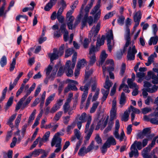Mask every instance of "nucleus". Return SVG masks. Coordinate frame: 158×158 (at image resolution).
I'll list each match as a JSON object with an SVG mask.
<instances>
[{
	"label": "nucleus",
	"mask_w": 158,
	"mask_h": 158,
	"mask_svg": "<svg viewBox=\"0 0 158 158\" xmlns=\"http://www.w3.org/2000/svg\"><path fill=\"white\" fill-rule=\"evenodd\" d=\"M100 27V24L98 23L96 27L94 26L90 31L92 34H94V36H96L98 33L99 31Z\"/></svg>",
	"instance_id": "2eb2a0df"
},
{
	"label": "nucleus",
	"mask_w": 158,
	"mask_h": 158,
	"mask_svg": "<svg viewBox=\"0 0 158 158\" xmlns=\"http://www.w3.org/2000/svg\"><path fill=\"white\" fill-rule=\"evenodd\" d=\"M13 97L12 96L9 98L6 105V108L10 107L13 103Z\"/></svg>",
	"instance_id": "3c124183"
},
{
	"label": "nucleus",
	"mask_w": 158,
	"mask_h": 158,
	"mask_svg": "<svg viewBox=\"0 0 158 158\" xmlns=\"http://www.w3.org/2000/svg\"><path fill=\"white\" fill-rule=\"evenodd\" d=\"M107 56V54L106 53L105 51H102L100 56V61L99 62V66L102 65Z\"/></svg>",
	"instance_id": "a211bd4d"
},
{
	"label": "nucleus",
	"mask_w": 158,
	"mask_h": 158,
	"mask_svg": "<svg viewBox=\"0 0 158 158\" xmlns=\"http://www.w3.org/2000/svg\"><path fill=\"white\" fill-rule=\"evenodd\" d=\"M16 64V59L13 58L12 62L10 64V71L11 72L14 69Z\"/></svg>",
	"instance_id": "4d7b16f0"
},
{
	"label": "nucleus",
	"mask_w": 158,
	"mask_h": 158,
	"mask_svg": "<svg viewBox=\"0 0 158 158\" xmlns=\"http://www.w3.org/2000/svg\"><path fill=\"white\" fill-rule=\"evenodd\" d=\"M131 109L126 110L124 113L122 118V120L126 122L129 119L130 113L131 112Z\"/></svg>",
	"instance_id": "5701e85b"
},
{
	"label": "nucleus",
	"mask_w": 158,
	"mask_h": 158,
	"mask_svg": "<svg viewBox=\"0 0 158 158\" xmlns=\"http://www.w3.org/2000/svg\"><path fill=\"white\" fill-rule=\"evenodd\" d=\"M137 52V50L136 49L135 46L132 45V46H130L129 47L127 57L129 60H134L135 55Z\"/></svg>",
	"instance_id": "423d86ee"
},
{
	"label": "nucleus",
	"mask_w": 158,
	"mask_h": 158,
	"mask_svg": "<svg viewBox=\"0 0 158 158\" xmlns=\"http://www.w3.org/2000/svg\"><path fill=\"white\" fill-rule=\"evenodd\" d=\"M43 152L44 150L41 149H35L31 153V156L33 155L34 157H37L40 154L43 153Z\"/></svg>",
	"instance_id": "c85d7f7f"
},
{
	"label": "nucleus",
	"mask_w": 158,
	"mask_h": 158,
	"mask_svg": "<svg viewBox=\"0 0 158 158\" xmlns=\"http://www.w3.org/2000/svg\"><path fill=\"white\" fill-rule=\"evenodd\" d=\"M86 115L85 113H83L81 116L79 117V115H78L76 118L75 121L76 122L78 128L79 130L81 128L82 123L85 122Z\"/></svg>",
	"instance_id": "1a4fd4ad"
},
{
	"label": "nucleus",
	"mask_w": 158,
	"mask_h": 158,
	"mask_svg": "<svg viewBox=\"0 0 158 158\" xmlns=\"http://www.w3.org/2000/svg\"><path fill=\"white\" fill-rule=\"evenodd\" d=\"M88 93L87 92L83 93L82 95V97L81 98V106L83 105L84 102L86 100V99L87 97Z\"/></svg>",
	"instance_id": "e2e57ef3"
},
{
	"label": "nucleus",
	"mask_w": 158,
	"mask_h": 158,
	"mask_svg": "<svg viewBox=\"0 0 158 158\" xmlns=\"http://www.w3.org/2000/svg\"><path fill=\"white\" fill-rule=\"evenodd\" d=\"M105 38V36L104 35H102L101 39H98L97 40L96 46L97 47H100L101 45H103L104 43Z\"/></svg>",
	"instance_id": "7c9ffc66"
},
{
	"label": "nucleus",
	"mask_w": 158,
	"mask_h": 158,
	"mask_svg": "<svg viewBox=\"0 0 158 158\" xmlns=\"http://www.w3.org/2000/svg\"><path fill=\"white\" fill-rule=\"evenodd\" d=\"M143 148L141 142L137 141L136 140L135 141L131 147L130 150L131 151L129 153V157L131 158L133 155L135 157H137L139 155L137 149L139 150H140Z\"/></svg>",
	"instance_id": "f03ea898"
},
{
	"label": "nucleus",
	"mask_w": 158,
	"mask_h": 158,
	"mask_svg": "<svg viewBox=\"0 0 158 158\" xmlns=\"http://www.w3.org/2000/svg\"><path fill=\"white\" fill-rule=\"evenodd\" d=\"M150 133L151 131L149 128H145L143 130L142 133L139 135V138L140 139H142L145 136L147 137L149 139L150 137L152 138L154 136V135H151Z\"/></svg>",
	"instance_id": "ddd939ff"
},
{
	"label": "nucleus",
	"mask_w": 158,
	"mask_h": 158,
	"mask_svg": "<svg viewBox=\"0 0 158 158\" xmlns=\"http://www.w3.org/2000/svg\"><path fill=\"white\" fill-rule=\"evenodd\" d=\"M126 102V97L125 94L123 92L121 93L120 99L119 101L120 107L122 108V106L124 105Z\"/></svg>",
	"instance_id": "a878e982"
},
{
	"label": "nucleus",
	"mask_w": 158,
	"mask_h": 158,
	"mask_svg": "<svg viewBox=\"0 0 158 158\" xmlns=\"http://www.w3.org/2000/svg\"><path fill=\"white\" fill-rule=\"evenodd\" d=\"M107 40V45L108 48L110 52H111L112 51V46L111 45V40H113V35L112 30L110 31L109 33L107 34L106 36Z\"/></svg>",
	"instance_id": "9b49d317"
},
{
	"label": "nucleus",
	"mask_w": 158,
	"mask_h": 158,
	"mask_svg": "<svg viewBox=\"0 0 158 158\" xmlns=\"http://www.w3.org/2000/svg\"><path fill=\"white\" fill-rule=\"evenodd\" d=\"M74 135L76 137L77 139L78 140H80L81 136V134L80 131L77 129H75L74 130Z\"/></svg>",
	"instance_id": "09e8293b"
},
{
	"label": "nucleus",
	"mask_w": 158,
	"mask_h": 158,
	"mask_svg": "<svg viewBox=\"0 0 158 158\" xmlns=\"http://www.w3.org/2000/svg\"><path fill=\"white\" fill-rule=\"evenodd\" d=\"M145 79L147 80L152 79V83L155 85L158 84V77L151 71L148 72V75Z\"/></svg>",
	"instance_id": "9d476101"
},
{
	"label": "nucleus",
	"mask_w": 158,
	"mask_h": 158,
	"mask_svg": "<svg viewBox=\"0 0 158 158\" xmlns=\"http://www.w3.org/2000/svg\"><path fill=\"white\" fill-rule=\"evenodd\" d=\"M96 51V48L94 46L91 47L89 49V57L90 59L89 64L91 65L93 64L96 60L95 53Z\"/></svg>",
	"instance_id": "0eeeda50"
},
{
	"label": "nucleus",
	"mask_w": 158,
	"mask_h": 158,
	"mask_svg": "<svg viewBox=\"0 0 158 158\" xmlns=\"http://www.w3.org/2000/svg\"><path fill=\"white\" fill-rule=\"evenodd\" d=\"M86 64L85 60L84 59H82L78 61L76 67H80L81 68L85 66Z\"/></svg>",
	"instance_id": "473e14b6"
},
{
	"label": "nucleus",
	"mask_w": 158,
	"mask_h": 158,
	"mask_svg": "<svg viewBox=\"0 0 158 158\" xmlns=\"http://www.w3.org/2000/svg\"><path fill=\"white\" fill-rule=\"evenodd\" d=\"M0 64L1 67H2L6 65L7 64V58L5 56H3L1 58L0 60Z\"/></svg>",
	"instance_id": "72a5a7b5"
},
{
	"label": "nucleus",
	"mask_w": 158,
	"mask_h": 158,
	"mask_svg": "<svg viewBox=\"0 0 158 158\" xmlns=\"http://www.w3.org/2000/svg\"><path fill=\"white\" fill-rule=\"evenodd\" d=\"M116 112L117 111L116 109H111L110 110V119L111 120H113L116 118Z\"/></svg>",
	"instance_id": "37998d69"
},
{
	"label": "nucleus",
	"mask_w": 158,
	"mask_h": 158,
	"mask_svg": "<svg viewBox=\"0 0 158 158\" xmlns=\"http://www.w3.org/2000/svg\"><path fill=\"white\" fill-rule=\"evenodd\" d=\"M32 97L31 96L29 97L26 101L24 102H23L22 106L23 108H26L27 107V105L30 103L31 99H32Z\"/></svg>",
	"instance_id": "c03bdc74"
},
{
	"label": "nucleus",
	"mask_w": 158,
	"mask_h": 158,
	"mask_svg": "<svg viewBox=\"0 0 158 158\" xmlns=\"http://www.w3.org/2000/svg\"><path fill=\"white\" fill-rule=\"evenodd\" d=\"M63 99H59L58 100L56 103L55 104V106L56 109H58L60 108V106L63 104Z\"/></svg>",
	"instance_id": "5fc2aeb1"
},
{
	"label": "nucleus",
	"mask_w": 158,
	"mask_h": 158,
	"mask_svg": "<svg viewBox=\"0 0 158 158\" xmlns=\"http://www.w3.org/2000/svg\"><path fill=\"white\" fill-rule=\"evenodd\" d=\"M144 86L146 88V91H143L142 93L143 97L144 98H146L148 95L147 92L150 93H153L156 91L157 90V86L154 85L153 86L149 82L147 81L144 82Z\"/></svg>",
	"instance_id": "20e7f679"
},
{
	"label": "nucleus",
	"mask_w": 158,
	"mask_h": 158,
	"mask_svg": "<svg viewBox=\"0 0 158 158\" xmlns=\"http://www.w3.org/2000/svg\"><path fill=\"white\" fill-rule=\"evenodd\" d=\"M100 1L98 2V3L94 7V9L92 10V11L90 12V14L94 15L96 12L98 10L100 7Z\"/></svg>",
	"instance_id": "79ce46f5"
},
{
	"label": "nucleus",
	"mask_w": 158,
	"mask_h": 158,
	"mask_svg": "<svg viewBox=\"0 0 158 158\" xmlns=\"http://www.w3.org/2000/svg\"><path fill=\"white\" fill-rule=\"evenodd\" d=\"M112 83L109 81V77L107 76L106 78V81L104 85V87L106 89H109L112 86Z\"/></svg>",
	"instance_id": "393cba45"
},
{
	"label": "nucleus",
	"mask_w": 158,
	"mask_h": 158,
	"mask_svg": "<svg viewBox=\"0 0 158 158\" xmlns=\"http://www.w3.org/2000/svg\"><path fill=\"white\" fill-rule=\"evenodd\" d=\"M88 152L85 147H82L79 150L78 155L81 156H84Z\"/></svg>",
	"instance_id": "cd10ccee"
},
{
	"label": "nucleus",
	"mask_w": 158,
	"mask_h": 158,
	"mask_svg": "<svg viewBox=\"0 0 158 158\" xmlns=\"http://www.w3.org/2000/svg\"><path fill=\"white\" fill-rule=\"evenodd\" d=\"M107 65H110V67L107 68V70L110 71L114 70V62L113 60L112 59L107 60L105 63V65H104L102 67L103 75L104 77H105L106 76L105 72L107 70V68L105 66Z\"/></svg>",
	"instance_id": "6e6552de"
},
{
	"label": "nucleus",
	"mask_w": 158,
	"mask_h": 158,
	"mask_svg": "<svg viewBox=\"0 0 158 158\" xmlns=\"http://www.w3.org/2000/svg\"><path fill=\"white\" fill-rule=\"evenodd\" d=\"M108 147H110L111 145H115L116 144V142L114 137L111 135L107 139L105 143Z\"/></svg>",
	"instance_id": "4468645a"
},
{
	"label": "nucleus",
	"mask_w": 158,
	"mask_h": 158,
	"mask_svg": "<svg viewBox=\"0 0 158 158\" xmlns=\"http://www.w3.org/2000/svg\"><path fill=\"white\" fill-rule=\"evenodd\" d=\"M151 37L148 41V43L149 45H151L152 44L153 45H155L157 44L158 41V37L157 35Z\"/></svg>",
	"instance_id": "aec40b11"
},
{
	"label": "nucleus",
	"mask_w": 158,
	"mask_h": 158,
	"mask_svg": "<svg viewBox=\"0 0 158 158\" xmlns=\"http://www.w3.org/2000/svg\"><path fill=\"white\" fill-rule=\"evenodd\" d=\"M27 128V126L24 125L22 127V129L21 131V135H22V137H19L18 138V141H19V142H20L22 139L23 138L25 132L26 131V129Z\"/></svg>",
	"instance_id": "49530a36"
},
{
	"label": "nucleus",
	"mask_w": 158,
	"mask_h": 158,
	"mask_svg": "<svg viewBox=\"0 0 158 158\" xmlns=\"http://www.w3.org/2000/svg\"><path fill=\"white\" fill-rule=\"evenodd\" d=\"M74 51L73 48H69L65 51V57L67 58L70 56L73 52Z\"/></svg>",
	"instance_id": "58836bf2"
},
{
	"label": "nucleus",
	"mask_w": 158,
	"mask_h": 158,
	"mask_svg": "<svg viewBox=\"0 0 158 158\" xmlns=\"http://www.w3.org/2000/svg\"><path fill=\"white\" fill-rule=\"evenodd\" d=\"M16 114H13L9 119L7 123V124L9 125L10 127H13L12 122L15 119L16 116Z\"/></svg>",
	"instance_id": "c756f323"
},
{
	"label": "nucleus",
	"mask_w": 158,
	"mask_h": 158,
	"mask_svg": "<svg viewBox=\"0 0 158 158\" xmlns=\"http://www.w3.org/2000/svg\"><path fill=\"white\" fill-rule=\"evenodd\" d=\"M89 86V84H86L84 86H81L80 88V89L81 91H83L84 93L87 92V93H88Z\"/></svg>",
	"instance_id": "de8ad7c7"
},
{
	"label": "nucleus",
	"mask_w": 158,
	"mask_h": 158,
	"mask_svg": "<svg viewBox=\"0 0 158 158\" xmlns=\"http://www.w3.org/2000/svg\"><path fill=\"white\" fill-rule=\"evenodd\" d=\"M125 37L126 40V45H127L128 44H131L130 34L125 33Z\"/></svg>",
	"instance_id": "13d9d810"
},
{
	"label": "nucleus",
	"mask_w": 158,
	"mask_h": 158,
	"mask_svg": "<svg viewBox=\"0 0 158 158\" xmlns=\"http://www.w3.org/2000/svg\"><path fill=\"white\" fill-rule=\"evenodd\" d=\"M7 91V87H6L3 90L2 92V95L0 98V102H2L5 98L6 94Z\"/></svg>",
	"instance_id": "603ef678"
},
{
	"label": "nucleus",
	"mask_w": 158,
	"mask_h": 158,
	"mask_svg": "<svg viewBox=\"0 0 158 158\" xmlns=\"http://www.w3.org/2000/svg\"><path fill=\"white\" fill-rule=\"evenodd\" d=\"M113 124L114 123L112 121H111L109 122L108 123V126L104 131V134H106L109 131H110L112 127Z\"/></svg>",
	"instance_id": "f704fd0d"
},
{
	"label": "nucleus",
	"mask_w": 158,
	"mask_h": 158,
	"mask_svg": "<svg viewBox=\"0 0 158 158\" xmlns=\"http://www.w3.org/2000/svg\"><path fill=\"white\" fill-rule=\"evenodd\" d=\"M58 68H59V65L58 64L56 65H55V67H54V68L53 69L52 73L51 74V76L52 77V76H53V77H55Z\"/></svg>",
	"instance_id": "338daca9"
},
{
	"label": "nucleus",
	"mask_w": 158,
	"mask_h": 158,
	"mask_svg": "<svg viewBox=\"0 0 158 158\" xmlns=\"http://www.w3.org/2000/svg\"><path fill=\"white\" fill-rule=\"evenodd\" d=\"M50 132L49 131L45 133L43 138H41L44 140V142H46L48 140V138L50 136Z\"/></svg>",
	"instance_id": "6e6d98bb"
},
{
	"label": "nucleus",
	"mask_w": 158,
	"mask_h": 158,
	"mask_svg": "<svg viewBox=\"0 0 158 158\" xmlns=\"http://www.w3.org/2000/svg\"><path fill=\"white\" fill-rule=\"evenodd\" d=\"M53 52L52 53L48 54V57L50 58V61L52 62L54 60H56L61 56L57 52V49L56 48H54L53 49Z\"/></svg>",
	"instance_id": "f8f14e48"
},
{
	"label": "nucleus",
	"mask_w": 158,
	"mask_h": 158,
	"mask_svg": "<svg viewBox=\"0 0 158 158\" xmlns=\"http://www.w3.org/2000/svg\"><path fill=\"white\" fill-rule=\"evenodd\" d=\"M93 131V125H92L90 127V129L88 131V133L87 134L85 138L87 141H88L89 139L92 134Z\"/></svg>",
	"instance_id": "e433bc0d"
},
{
	"label": "nucleus",
	"mask_w": 158,
	"mask_h": 158,
	"mask_svg": "<svg viewBox=\"0 0 158 158\" xmlns=\"http://www.w3.org/2000/svg\"><path fill=\"white\" fill-rule=\"evenodd\" d=\"M60 133L57 132L54 136L51 142V146L53 147L55 145L56 148L54 152H59L61 149V139L59 137Z\"/></svg>",
	"instance_id": "7ed1b4c3"
},
{
	"label": "nucleus",
	"mask_w": 158,
	"mask_h": 158,
	"mask_svg": "<svg viewBox=\"0 0 158 158\" xmlns=\"http://www.w3.org/2000/svg\"><path fill=\"white\" fill-rule=\"evenodd\" d=\"M68 20L67 26L69 29H73V23L74 20L75 18L74 16H70V17L66 18Z\"/></svg>",
	"instance_id": "6ab92c4d"
},
{
	"label": "nucleus",
	"mask_w": 158,
	"mask_h": 158,
	"mask_svg": "<svg viewBox=\"0 0 158 158\" xmlns=\"http://www.w3.org/2000/svg\"><path fill=\"white\" fill-rule=\"evenodd\" d=\"M157 57V54L154 52L153 54L151 55L148 58V61L152 63L153 61V60L154 57Z\"/></svg>",
	"instance_id": "052dcab7"
},
{
	"label": "nucleus",
	"mask_w": 158,
	"mask_h": 158,
	"mask_svg": "<svg viewBox=\"0 0 158 158\" xmlns=\"http://www.w3.org/2000/svg\"><path fill=\"white\" fill-rule=\"evenodd\" d=\"M101 92L103 94V96L102 98V102H104L107 98L108 95L110 92L109 89L105 90V89H101Z\"/></svg>",
	"instance_id": "412c9836"
},
{
	"label": "nucleus",
	"mask_w": 158,
	"mask_h": 158,
	"mask_svg": "<svg viewBox=\"0 0 158 158\" xmlns=\"http://www.w3.org/2000/svg\"><path fill=\"white\" fill-rule=\"evenodd\" d=\"M120 125L118 120L117 119L115 121V130L113 132V135L115 137L118 139L120 141H123L125 138V135L123 130L120 133L119 136L118 133V130L119 128Z\"/></svg>",
	"instance_id": "39448f33"
},
{
	"label": "nucleus",
	"mask_w": 158,
	"mask_h": 158,
	"mask_svg": "<svg viewBox=\"0 0 158 158\" xmlns=\"http://www.w3.org/2000/svg\"><path fill=\"white\" fill-rule=\"evenodd\" d=\"M55 96L56 94L55 93H54L50 95L47 98L45 103V105L46 107H47L49 104L51 102L54 100Z\"/></svg>",
	"instance_id": "4be33fe9"
},
{
	"label": "nucleus",
	"mask_w": 158,
	"mask_h": 158,
	"mask_svg": "<svg viewBox=\"0 0 158 158\" xmlns=\"http://www.w3.org/2000/svg\"><path fill=\"white\" fill-rule=\"evenodd\" d=\"M76 124V122L74 121L70 125L68 126L66 128V131L68 134H70L71 133L72 130L74 128Z\"/></svg>",
	"instance_id": "b1692460"
},
{
	"label": "nucleus",
	"mask_w": 158,
	"mask_h": 158,
	"mask_svg": "<svg viewBox=\"0 0 158 158\" xmlns=\"http://www.w3.org/2000/svg\"><path fill=\"white\" fill-rule=\"evenodd\" d=\"M64 44H62L59 47V50H57V52L61 56L64 54Z\"/></svg>",
	"instance_id": "c9c22d12"
},
{
	"label": "nucleus",
	"mask_w": 158,
	"mask_h": 158,
	"mask_svg": "<svg viewBox=\"0 0 158 158\" xmlns=\"http://www.w3.org/2000/svg\"><path fill=\"white\" fill-rule=\"evenodd\" d=\"M36 113V110H34L31 114L30 116L29 117V120L28 121V123H30L34 119L35 115Z\"/></svg>",
	"instance_id": "69168bd1"
},
{
	"label": "nucleus",
	"mask_w": 158,
	"mask_h": 158,
	"mask_svg": "<svg viewBox=\"0 0 158 158\" xmlns=\"http://www.w3.org/2000/svg\"><path fill=\"white\" fill-rule=\"evenodd\" d=\"M125 17L123 15H121L119 16L117 19V23L118 24L121 26H122L124 23Z\"/></svg>",
	"instance_id": "a19ab883"
},
{
	"label": "nucleus",
	"mask_w": 158,
	"mask_h": 158,
	"mask_svg": "<svg viewBox=\"0 0 158 158\" xmlns=\"http://www.w3.org/2000/svg\"><path fill=\"white\" fill-rule=\"evenodd\" d=\"M93 3L91 2L89 4L85 7V14H87V16H88V13L89 12L90 9L93 6Z\"/></svg>",
	"instance_id": "8fccbe9b"
},
{
	"label": "nucleus",
	"mask_w": 158,
	"mask_h": 158,
	"mask_svg": "<svg viewBox=\"0 0 158 158\" xmlns=\"http://www.w3.org/2000/svg\"><path fill=\"white\" fill-rule=\"evenodd\" d=\"M91 117L90 116H89L87 120V123L85 125V133H86L89 127V125L91 123Z\"/></svg>",
	"instance_id": "4c0bfd02"
},
{
	"label": "nucleus",
	"mask_w": 158,
	"mask_h": 158,
	"mask_svg": "<svg viewBox=\"0 0 158 158\" xmlns=\"http://www.w3.org/2000/svg\"><path fill=\"white\" fill-rule=\"evenodd\" d=\"M30 94L27 91V93L23 97L20 99L19 101L17 104L15 109H20L24 101Z\"/></svg>",
	"instance_id": "dca6fc26"
},
{
	"label": "nucleus",
	"mask_w": 158,
	"mask_h": 158,
	"mask_svg": "<svg viewBox=\"0 0 158 158\" xmlns=\"http://www.w3.org/2000/svg\"><path fill=\"white\" fill-rule=\"evenodd\" d=\"M155 144V142L152 140L151 143L149 144L147 147L143 149V151L149 152L150 151L152 148L154 146Z\"/></svg>",
	"instance_id": "ea45409f"
},
{
	"label": "nucleus",
	"mask_w": 158,
	"mask_h": 158,
	"mask_svg": "<svg viewBox=\"0 0 158 158\" xmlns=\"http://www.w3.org/2000/svg\"><path fill=\"white\" fill-rule=\"evenodd\" d=\"M142 15V14L140 10H139L136 12L133 16L134 21L140 22Z\"/></svg>",
	"instance_id": "f3484780"
},
{
	"label": "nucleus",
	"mask_w": 158,
	"mask_h": 158,
	"mask_svg": "<svg viewBox=\"0 0 158 158\" xmlns=\"http://www.w3.org/2000/svg\"><path fill=\"white\" fill-rule=\"evenodd\" d=\"M52 69V66L49 65L48 67L45 69L46 74L47 76H49V75Z\"/></svg>",
	"instance_id": "680f3d73"
},
{
	"label": "nucleus",
	"mask_w": 158,
	"mask_h": 158,
	"mask_svg": "<svg viewBox=\"0 0 158 158\" xmlns=\"http://www.w3.org/2000/svg\"><path fill=\"white\" fill-rule=\"evenodd\" d=\"M77 53L75 52L72 58V63L71 61L68 60L65 64L64 70L68 77H71L73 74V69L74 68L76 62Z\"/></svg>",
	"instance_id": "f257e3e1"
},
{
	"label": "nucleus",
	"mask_w": 158,
	"mask_h": 158,
	"mask_svg": "<svg viewBox=\"0 0 158 158\" xmlns=\"http://www.w3.org/2000/svg\"><path fill=\"white\" fill-rule=\"evenodd\" d=\"M24 85H21V86L19 88V89H18L17 92L16 93V96L17 97H18V96L21 94L22 92L23 89H24Z\"/></svg>",
	"instance_id": "774afa93"
},
{
	"label": "nucleus",
	"mask_w": 158,
	"mask_h": 158,
	"mask_svg": "<svg viewBox=\"0 0 158 158\" xmlns=\"http://www.w3.org/2000/svg\"><path fill=\"white\" fill-rule=\"evenodd\" d=\"M99 91L100 89H99L97 88L96 89L95 94L93 97V98L92 99V102L96 101L98 98V96L99 95Z\"/></svg>",
	"instance_id": "bf43d9fd"
},
{
	"label": "nucleus",
	"mask_w": 158,
	"mask_h": 158,
	"mask_svg": "<svg viewBox=\"0 0 158 158\" xmlns=\"http://www.w3.org/2000/svg\"><path fill=\"white\" fill-rule=\"evenodd\" d=\"M130 44H128L127 45H126V43H125V45L124 46L122 50H121L120 53H117V57L118 58H119L120 56H121L122 55L126 52L127 50V47H128Z\"/></svg>",
	"instance_id": "2f4dec72"
},
{
	"label": "nucleus",
	"mask_w": 158,
	"mask_h": 158,
	"mask_svg": "<svg viewBox=\"0 0 158 158\" xmlns=\"http://www.w3.org/2000/svg\"><path fill=\"white\" fill-rule=\"evenodd\" d=\"M131 80H127V83L128 86L131 89H134L136 88H138L139 86L134 81H131Z\"/></svg>",
	"instance_id": "bb28decb"
},
{
	"label": "nucleus",
	"mask_w": 158,
	"mask_h": 158,
	"mask_svg": "<svg viewBox=\"0 0 158 158\" xmlns=\"http://www.w3.org/2000/svg\"><path fill=\"white\" fill-rule=\"evenodd\" d=\"M90 42V41L87 38H85L84 39L83 45L85 48H86L88 47Z\"/></svg>",
	"instance_id": "a18cd8bd"
},
{
	"label": "nucleus",
	"mask_w": 158,
	"mask_h": 158,
	"mask_svg": "<svg viewBox=\"0 0 158 158\" xmlns=\"http://www.w3.org/2000/svg\"><path fill=\"white\" fill-rule=\"evenodd\" d=\"M126 70V65L124 63H123L120 71V75L123 77L125 73Z\"/></svg>",
	"instance_id": "864d4df0"
},
{
	"label": "nucleus",
	"mask_w": 158,
	"mask_h": 158,
	"mask_svg": "<svg viewBox=\"0 0 158 158\" xmlns=\"http://www.w3.org/2000/svg\"><path fill=\"white\" fill-rule=\"evenodd\" d=\"M64 68H64L63 66H61L60 67L57 73V76H61L63 74L64 71L66 73L64 70Z\"/></svg>",
	"instance_id": "0e129e2a"
}]
</instances>
